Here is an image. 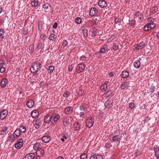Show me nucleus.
I'll list each match as a JSON object with an SVG mask.
<instances>
[{"instance_id":"9","label":"nucleus","mask_w":159,"mask_h":159,"mask_svg":"<svg viewBox=\"0 0 159 159\" xmlns=\"http://www.w3.org/2000/svg\"><path fill=\"white\" fill-rule=\"evenodd\" d=\"M8 83V80L6 78H4L3 79L0 83V85L1 87L4 88L6 87Z\"/></svg>"},{"instance_id":"35","label":"nucleus","mask_w":159,"mask_h":159,"mask_svg":"<svg viewBox=\"0 0 159 159\" xmlns=\"http://www.w3.org/2000/svg\"><path fill=\"white\" fill-rule=\"evenodd\" d=\"M50 7L51 5L47 2L46 3H45L44 4L43 6V7L44 9V10H47L49 8V7Z\"/></svg>"},{"instance_id":"49","label":"nucleus","mask_w":159,"mask_h":159,"mask_svg":"<svg viewBox=\"0 0 159 159\" xmlns=\"http://www.w3.org/2000/svg\"><path fill=\"white\" fill-rule=\"evenodd\" d=\"M5 61L3 60H0V68L5 65Z\"/></svg>"},{"instance_id":"53","label":"nucleus","mask_w":159,"mask_h":159,"mask_svg":"<svg viewBox=\"0 0 159 159\" xmlns=\"http://www.w3.org/2000/svg\"><path fill=\"white\" fill-rule=\"evenodd\" d=\"M112 145H111L110 143L107 142L105 144V147L107 148H109Z\"/></svg>"},{"instance_id":"23","label":"nucleus","mask_w":159,"mask_h":159,"mask_svg":"<svg viewBox=\"0 0 159 159\" xmlns=\"http://www.w3.org/2000/svg\"><path fill=\"white\" fill-rule=\"evenodd\" d=\"M52 116L54 120V122H57L60 118V116L57 113L54 114Z\"/></svg>"},{"instance_id":"12","label":"nucleus","mask_w":159,"mask_h":159,"mask_svg":"<svg viewBox=\"0 0 159 159\" xmlns=\"http://www.w3.org/2000/svg\"><path fill=\"white\" fill-rule=\"evenodd\" d=\"M158 9V7L154 6L151 8L150 10V12L151 15H153L157 12Z\"/></svg>"},{"instance_id":"5","label":"nucleus","mask_w":159,"mask_h":159,"mask_svg":"<svg viewBox=\"0 0 159 159\" xmlns=\"http://www.w3.org/2000/svg\"><path fill=\"white\" fill-rule=\"evenodd\" d=\"M20 134L21 133L20 130L18 129H16L14 131L13 135H10V139L11 138L14 139V138L17 137L19 136Z\"/></svg>"},{"instance_id":"58","label":"nucleus","mask_w":159,"mask_h":159,"mask_svg":"<svg viewBox=\"0 0 159 159\" xmlns=\"http://www.w3.org/2000/svg\"><path fill=\"white\" fill-rule=\"evenodd\" d=\"M7 127H4L2 128V130H1V132H6L7 130Z\"/></svg>"},{"instance_id":"38","label":"nucleus","mask_w":159,"mask_h":159,"mask_svg":"<svg viewBox=\"0 0 159 159\" xmlns=\"http://www.w3.org/2000/svg\"><path fill=\"white\" fill-rule=\"evenodd\" d=\"M31 4L32 6L34 7H36L38 6V1L34 0L31 2Z\"/></svg>"},{"instance_id":"43","label":"nucleus","mask_w":159,"mask_h":159,"mask_svg":"<svg viewBox=\"0 0 159 159\" xmlns=\"http://www.w3.org/2000/svg\"><path fill=\"white\" fill-rule=\"evenodd\" d=\"M87 155L85 153H83L80 155V159H87Z\"/></svg>"},{"instance_id":"36","label":"nucleus","mask_w":159,"mask_h":159,"mask_svg":"<svg viewBox=\"0 0 159 159\" xmlns=\"http://www.w3.org/2000/svg\"><path fill=\"white\" fill-rule=\"evenodd\" d=\"M41 145L39 143H37L34 146V150H38L41 147Z\"/></svg>"},{"instance_id":"55","label":"nucleus","mask_w":159,"mask_h":159,"mask_svg":"<svg viewBox=\"0 0 159 159\" xmlns=\"http://www.w3.org/2000/svg\"><path fill=\"white\" fill-rule=\"evenodd\" d=\"M83 34L85 37H87L88 36L87 31L86 30H83Z\"/></svg>"},{"instance_id":"31","label":"nucleus","mask_w":159,"mask_h":159,"mask_svg":"<svg viewBox=\"0 0 159 159\" xmlns=\"http://www.w3.org/2000/svg\"><path fill=\"white\" fill-rule=\"evenodd\" d=\"M134 65L135 68H138L140 66V63L139 61L136 60L134 62Z\"/></svg>"},{"instance_id":"41","label":"nucleus","mask_w":159,"mask_h":159,"mask_svg":"<svg viewBox=\"0 0 159 159\" xmlns=\"http://www.w3.org/2000/svg\"><path fill=\"white\" fill-rule=\"evenodd\" d=\"M56 38V35L54 34H51L49 37V39L52 40L54 41L55 39Z\"/></svg>"},{"instance_id":"17","label":"nucleus","mask_w":159,"mask_h":159,"mask_svg":"<svg viewBox=\"0 0 159 159\" xmlns=\"http://www.w3.org/2000/svg\"><path fill=\"white\" fill-rule=\"evenodd\" d=\"M39 114V112L38 111L34 110L31 112V115L33 118H34L38 116Z\"/></svg>"},{"instance_id":"44","label":"nucleus","mask_w":159,"mask_h":159,"mask_svg":"<svg viewBox=\"0 0 159 159\" xmlns=\"http://www.w3.org/2000/svg\"><path fill=\"white\" fill-rule=\"evenodd\" d=\"M20 133H24L26 130L25 127L23 126L20 127Z\"/></svg>"},{"instance_id":"6","label":"nucleus","mask_w":159,"mask_h":159,"mask_svg":"<svg viewBox=\"0 0 159 159\" xmlns=\"http://www.w3.org/2000/svg\"><path fill=\"white\" fill-rule=\"evenodd\" d=\"M98 12V10L94 7H92L89 12V15L91 16H93L95 15Z\"/></svg>"},{"instance_id":"24","label":"nucleus","mask_w":159,"mask_h":159,"mask_svg":"<svg viewBox=\"0 0 159 159\" xmlns=\"http://www.w3.org/2000/svg\"><path fill=\"white\" fill-rule=\"evenodd\" d=\"M90 159H103V158L100 155L94 154L91 156Z\"/></svg>"},{"instance_id":"1","label":"nucleus","mask_w":159,"mask_h":159,"mask_svg":"<svg viewBox=\"0 0 159 159\" xmlns=\"http://www.w3.org/2000/svg\"><path fill=\"white\" fill-rule=\"evenodd\" d=\"M42 66L40 62L35 61L33 63L30 67V70L31 73H35L36 75L39 74Z\"/></svg>"},{"instance_id":"40","label":"nucleus","mask_w":159,"mask_h":159,"mask_svg":"<svg viewBox=\"0 0 159 159\" xmlns=\"http://www.w3.org/2000/svg\"><path fill=\"white\" fill-rule=\"evenodd\" d=\"M148 25H147V24L144 26L143 28V30L144 31H148L151 29V28L150 27H150H149Z\"/></svg>"},{"instance_id":"42","label":"nucleus","mask_w":159,"mask_h":159,"mask_svg":"<svg viewBox=\"0 0 159 159\" xmlns=\"http://www.w3.org/2000/svg\"><path fill=\"white\" fill-rule=\"evenodd\" d=\"M82 20L79 17H77L75 19V23L78 24H80L81 23Z\"/></svg>"},{"instance_id":"16","label":"nucleus","mask_w":159,"mask_h":159,"mask_svg":"<svg viewBox=\"0 0 159 159\" xmlns=\"http://www.w3.org/2000/svg\"><path fill=\"white\" fill-rule=\"evenodd\" d=\"M114 95V92L111 90H108L106 94V97L109 98L112 96Z\"/></svg>"},{"instance_id":"27","label":"nucleus","mask_w":159,"mask_h":159,"mask_svg":"<svg viewBox=\"0 0 159 159\" xmlns=\"http://www.w3.org/2000/svg\"><path fill=\"white\" fill-rule=\"evenodd\" d=\"M108 82L107 81H106L105 82ZM107 88V84L105 83L104 84H102L100 87V89L101 91L103 92L105 90V89Z\"/></svg>"},{"instance_id":"15","label":"nucleus","mask_w":159,"mask_h":159,"mask_svg":"<svg viewBox=\"0 0 159 159\" xmlns=\"http://www.w3.org/2000/svg\"><path fill=\"white\" fill-rule=\"evenodd\" d=\"M44 153V152L43 150L41 149H39L38 151L36 152V155L37 156L40 157L43 156Z\"/></svg>"},{"instance_id":"59","label":"nucleus","mask_w":159,"mask_h":159,"mask_svg":"<svg viewBox=\"0 0 159 159\" xmlns=\"http://www.w3.org/2000/svg\"><path fill=\"white\" fill-rule=\"evenodd\" d=\"M5 71V68L4 67H1L0 68V72L1 73H3Z\"/></svg>"},{"instance_id":"56","label":"nucleus","mask_w":159,"mask_h":159,"mask_svg":"<svg viewBox=\"0 0 159 159\" xmlns=\"http://www.w3.org/2000/svg\"><path fill=\"white\" fill-rule=\"evenodd\" d=\"M51 118H50L51 119L50 120V122H51V125H52L54 123H56V122H54V120L53 119L52 116H51Z\"/></svg>"},{"instance_id":"32","label":"nucleus","mask_w":159,"mask_h":159,"mask_svg":"<svg viewBox=\"0 0 159 159\" xmlns=\"http://www.w3.org/2000/svg\"><path fill=\"white\" fill-rule=\"evenodd\" d=\"M135 15L138 17L141 20H143V14H140L139 11L136 12L135 14Z\"/></svg>"},{"instance_id":"45","label":"nucleus","mask_w":159,"mask_h":159,"mask_svg":"<svg viewBox=\"0 0 159 159\" xmlns=\"http://www.w3.org/2000/svg\"><path fill=\"white\" fill-rule=\"evenodd\" d=\"M135 21L133 19L131 20H130L129 24L130 25L133 26L135 25Z\"/></svg>"},{"instance_id":"39","label":"nucleus","mask_w":159,"mask_h":159,"mask_svg":"<svg viewBox=\"0 0 159 159\" xmlns=\"http://www.w3.org/2000/svg\"><path fill=\"white\" fill-rule=\"evenodd\" d=\"M147 25H148V26H149V27H150L149 28H150L151 27V29L154 28L155 26V24L154 23V22H149L148 23Z\"/></svg>"},{"instance_id":"7","label":"nucleus","mask_w":159,"mask_h":159,"mask_svg":"<svg viewBox=\"0 0 159 159\" xmlns=\"http://www.w3.org/2000/svg\"><path fill=\"white\" fill-rule=\"evenodd\" d=\"M34 127L36 129H38L41 125V120L39 118H37L35 120H34Z\"/></svg>"},{"instance_id":"22","label":"nucleus","mask_w":159,"mask_h":159,"mask_svg":"<svg viewBox=\"0 0 159 159\" xmlns=\"http://www.w3.org/2000/svg\"><path fill=\"white\" fill-rule=\"evenodd\" d=\"M26 105L28 107L31 108L34 106V102L33 100H30L27 102Z\"/></svg>"},{"instance_id":"3","label":"nucleus","mask_w":159,"mask_h":159,"mask_svg":"<svg viewBox=\"0 0 159 159\" xmlns=\"http://www.w3.org/2000/svg\"><path fill=\"white\" fill-rule=\"evenodd\" d=\"M85 67V65L84 64H79L76 67V70L78 73H80L84 70Z\"/></svg>"},{"instance_id":"13","label":"nucleus","mask_w":159,"mask_h":159,"mask_svg":"<svg viewBox=\"0 0 159 159\" xmlns=\"http://www.w3.org/2000/svg\"><path fill=\"white\" fill-rule=\"evenodd\" d=\"M145 46V44L143 43L142 42H141L139 44H137L135 45V48L138 50L142 49Z\"/></svg>"},{"instance_id":"18","label":"nucleus","mask_w":159,"mask_h":159,"mask_svg":"<svg viewBox=\"0 0 159 159\" xmlns=\"http://www.w3.org/2000/svg\"><path fill=\"white\" fill-rule=\"evenodd\" d=\"M74 129L75 131H78L80 130V124L77 122L75 123L74 125Z\"/></svg>"},{"instance_id":"57","label":"nucleus","mask_w":159,"mask_h":159,"mask_svg":"<svg viewBox=\"0 0 159 159\" xmlns=\"http://www.w3.org/2000/svg\"><path fill=\"white\" fill-rule=\"evenodd\" d=\"M129 106L131 108L133 109L134 107V103L133 102H131L129 104Z\"/></svg>"},{"instance_id":"26","label":"nucleus","mask_w":159,"mask_h":159,"mask_svg":"<svg viewBox=\"0 0 159 159\" xmlns=\"http://www.w3.org/2000/svg\"><path fill=\"white\" fill-rule=\"evenodd\" d=\"M154 151L155 152V155L157 158L159 159V148L157 147L154 148Z\"/></svg>"},{"instance_id":"30","label":"nucleus","mask_w":159,"mask_h":159,"mask_svg":"<svg viewBox=\"0 0 159 159\" xmlns=\"http://www.w3.org/2000/svg\"><path fill=\"white\" fill-rule=\"evenodd\" d=\"M120 139V138L119 135H116L115 136H114L112 137V140L115 143H117Z\"/></svg>"},{"instance_id":"2","label":"nucleus","mask_w":159,"mask_h":159,"mask_svg":"<svg viewBox=\"0 0 159 159\" xmlns=\"http://www.w3.org/2000/svg\"><path fill=\"white\" fill-rule=\"evenodd\" d=\"M93 119L92 118H89L86 120V125L89 128H91L93 126Z\"/></svg>"},{"instance_id":"25","label":"nucleus","mask_w":159,"mask_h":159,"mask_svg":"<svg viewBox=\"0 0 159 159\" xmlns=\"http://www.w3.org/2000/svg\"><path fill=\"white\" fill-rule=\"evenodd\" d=\"M69 119L67 118H64L63 120V124L64 126H67L69 124Z\"/></svg>"},{"instance_id":"14","label":"nucleus","mask_w":159,"mask_h":159,"mask_svg":"<svg viewBox=\"0 0 159 159\" xmlns=\"http://www.w3.org/2000/svg\"><path fill=\"white\" fill-rule=\"evenodd\" d=\"M112 102L111 100H107L104 103V106L106 107L110 108L112 105Z\"/></svg>"},{"instance_id":"20","label":"nucleus","mask_w":159,"mask_h":159,"mask_svg":"<svg viewBox=\"0 0 159 159\" xmlns=\"http://www.w3.org/2000/svg\"><path fill=\"white\" fill-rule=\"evenodd\" d=\"M50 140V138L49 136H45L42 138V141L45 143H48Z\"/></svg>"},{"instance_id":"50","label":"nucleus","mask_w":159,"mask_h":159,"mask_svg":"<svg viewBox=\"0 0 159 159\" xmlns=\"http://www.w3.org/2000/svg\"><path fill=\"white\" fill-rule=\"evenodd\" d=\"M42 47L43 44L42 43L40 42H39L37 45V48L40 49L42 48Z\"/></svg>"},{"instance_id":"34","label":"nucleus","mask_w":159,"mask_h":159,"mask_svg":"<svg viewBox=\"0 0 159 159\" xmlns=\"http://www.w3.org/2000/svg\"><path fill=\"white\" fill-rule=\"evenodd\" d=\"M91 33H92V34L91 35L92 37H94L96 35L97 31H96L95 29L94 28L91 31Z\"/></svg>"},{"instance_id":"46","label":"nucleus","mask_w":159,"mask_h":159,"mask_svg":"<svg viewBox=\"0 0 159 159\" xmlns=\"http://www.w3.org/2000/svg\"><path fill=\"white\" fill-rule=\"evenodd\" d=\"M62 137L65 139H67L69 137L68 133L67 132H65L63 134Z\"/></svg>"},{"instance_id":"10","label":"nucleus","mask_w":159,"mask_h":159,"mask_svg":"<svg viewBox=\"0 0 159 159\" xmlns=\"http://www.w3.org/2000/svg\"><path fill=\"white\" fill-rule=\"evenodd\" d=\"M98 5L101 8H103L107 6V3L104 0H100L98 2Z\"/></svg>"},{"instance_id":"48","label":"nucleus","mask_w":159,"mask_h":159,"mask_svg":"<svg viewBox=\"0 0 159 159\" xmlns=\"http://www.w3.org/2000/svg\"><path fill=\"white\" fill-rule=\"evenodd\" d=\"M112 48L114 51H116L119 48V46L117 45L116 43H113Z\"/></svg>"},{"instance_id":"51","label":"nucleus","mask_w":159,"mask_h":159,"mask_svg":"<svg viewBox=\"0 0 159 159\" xmlns=\"http://www.w3.org/2000/svg\"><path fill=\"white\" fill-rule=\"evenodd\" d=\"M155 19L152 17H150L148 18V22H153Z\"/></svg>"},{"instance_id":"54","label":"nucleus","mask_w":159,"mask_h":159,"mask_svg":"<svg viewBox=\"0 0 159 159\" xmlns=\"http://www.w3.org/2000/svg\"><path fill=\"white\" fill-rule=\"evenodd\" d=\"M70 94V92L68 91H66L65 92L64 96L65 97H67Z\"/></svg>"},{"instance_id":"8","label":"nucleus","mask_w":159,"mask_h":159,"mask_svg":"<svg viewBox=\"0 0 159 159\" xmlns=\"http://www.w3.org/2000/svg\"><path fill=\"white\" fill-rule=\"evenodd\" d=\"M35 155L33 153H30L27 154L24 157L23 159H34Z\"/></svg>"},{"instance_id":"4","label":"nucleus","mask_w":159,"mask_h":159,"mask_svg":"<svg viewBox=\"0 0 159 159\" xmlns=\"http://www.w3.org/2000/svg\"><path fill=\"white\" fill-rule=\"evenodd\" d=\"M23 140L21 139L18 140L15 144V147L17 149H19L23 145Z\"/></svg>"},{"instance_id":"47","label":"nucleus","mask_w":159,"mask_h":159,"mask_svg":"<svg viewBox=\"0 0 159 159\" xmlns=\"http://www.w3.org/2000/svg\"><path fill=\"white\" fill-rule=\"evenodd\" d=\"M29 50L32 53L34 51V46L33 45H30L29 47Z\"/></svg>"},{"instance_id":"21","label":"nucleus","mask_w":159,"mask_h":159,"mask_svg":"<svg viewBox=\"0 0 159 159\" xmlns=\"http://www.w3.org/2000/svg\"><path fill=\"white\" fill-rule=\"evenodd\" d=\"M121 75L122 78H128L129 76V73L126 70H124L122 72Z\"/></svg>"},{"instance_id":"52","label":"nucleus","mask_w":159,"mask_h":159,"mask_svg":"<svg viewBox=\"0 0 159 159\" xmlns=\"http://www.w3.org/2000/svg\"><path fill=\"white\" fill-rule=\"evenodd\" d=\"M114 21L116 24L120 23L121 20L119 18H115Z\"/></svg>"},{"instance_id":"11","label":"nucleus","mask_w":159,"mask_h":159,"mask_svg":"<svg viewBox=\"0 0 159 159\" xmlns=\"http://www.w3.org/2000/svg\"><path fill=\"white\" fill-rule=\"evenodd\" d=\"M64 111L65 113L70 114L73 112V109L71 107H68L65 109Z\"/></svg>"},{"instance_id":"19","label":"nucleus","mask_w":159,"mask_h":159,"mask_svg":"<svg viewBox=\"0 0 159 159\" xmlns=\"http://www.w3.org/2000/svg\"><path fill=\"white\" fill-rule=\"evenodd\" d=\"M107 48L108 47L107 45H105L102 46L100 49L99 53H104L107 50Z\"/></svg>"},{"instance_id":"37","label":"nucleus","mask_w":159,"mask_h":159,"mask_svg":"<svg viewBox=\"0 0 159 159\" xmlns=\"http://www.w3.org/2000/svg\"><path fill=\"white\" fill-rule=\"evenodd\" d=\"M54 69V67L53 66H50L48 67V73H52Z\"/></svg>"},{"instance_id":"63","label":"nucleus","mask_w":159,"mask_h":159,"mask_svg":"<svg viewBox=\"0 0 159 159\" xmlns=\"http://www.w3.org/2000/svg\"><path fill=\"white\" fill-rule=\"evenodd\" d=\"M74 67V66L72 65L70 66H69L68 68V70L69 71H71L73 69V68Z\"/></svg>"},{"instance_id":"64","label":"nucleus","mask_w":159,"mask_h":159,"mask_svg":"<svg viewBox=\"0 0 159 159\" xmlns=\"http://www.w3.org/2000/svg\"><path fill=\"white\" fill-rule=\"evenodd\" d=\"M4 32V30L3 29H0V35H2Z\"/></svg>"},{"instance_id":"33","label":"nucleus","mask_w":159,"mask_h":159,"mask_svg":"<svg viewBox=\"0 0 159 159\" xmlns=\"http://www.w3.org/2000/svg\"><path fill=\"white\" fill-rule=\"evenodd\" d=\"M129 83L127 82H124L121 84L120 87L122 89H124L128 86Z\"/></svg>"},{"instance_id":"61","label":"nucleus","mask_w":159,"mask_h":159,"mask_svg":"<svg viewBox=\"0 0 159 159\" xmlns=\"http://www.w3.org/2000/svg\"><path fill=\"white\" fill-rule=\"evenodd\" d=\"M68 44V42L66 40H64L63 41V45L64 46V47H66V46Z\"/></svg>"},{"instance_id":"60","label":"nucleus","mask_w":159,"mask_h":159,"mask_svg":"<svg viewBox=\"0 0 159 159\" xmlns=\"http://www.w3.org/2000/svg\"><path fill=\"white\" fill-rule=\"evenodd\" d=\"M80 109L82 111H85V109L82 105H81L80 107Z\"/></svg>"},{"instance_id":"62","label":"nucleus","mask_w":159,"mask_h":159,"mask_svg":"<svg viewBox=\"0 0 159 159\" xmlns=\"http://www.w3.org/2000/svg\"><path fill=\"white\" fill-rule=\"evenodd\" d=\"M155 91L154 89V87L153 86L151 87L150 89V92L151 93H153Z\"/></svg>"},{"instance_id":"29","label":"nucleus","mask_w":159,"mask_h":159,"mask_svg":"<svg viewBox=\"0 0 159 159\" xmlns=\"http://www.w3.org/2000/svg\"><path fill=\"white\" fill-rule=\"evenodd\" d=\"M92 27L94 29H95L97 27L98 25L97 20H93L91 21Z\"/></svg>"},{"instance_id":"28","label":"nucleus","mask_w":159,"mask_h":159,"mask_svg":"<svg viewBox=\"0 0 159 159\" xmlns=\"http://www.w3.org/2000/svg\"><path fill=\"white\" fill-rule=\"evenodd\" d=\"M51 118V115H47L45 116L44 117V121L46 123H48L50 122V120L51 119L50 118Z\"/></svg>"}]
</instances>
